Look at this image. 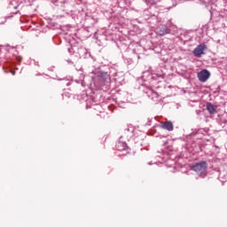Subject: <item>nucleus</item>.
<instances>
[{
	"mask_svg": "<svg viewBox=\"0 0 227 227\" xmlns=\"http://www.w3.org/2000/svg\"><path fill=\"white\" fill-rule=\"evenodd\" d=\"M11 19H13V16H5V17H0V24H4L7 20H10Z\"/></svg>",
	"mask_w": 227,
	"mask_h": 227,
	"instance_id": "7",
	"label": "nucleus"
},
{
	"mask_svg": "<svg viewBox=\"0 0 227 227\" xmlns=\"http://www.w3.org/2000/svg\"><path fill=\"white\" fill-rule=\"evenodd\" d=\"M207 110L209 114H215L217 113L215 106L212 103H207Z\"/></svg>",
	"mask_w": 227,
	"mask_h": 227,
	"instance_id": "5",
	"label": "nucleus"
},
{
	"mask_svg": "<svg viewBox=\"0 0 227 227\" xmlns=\"http://www.w3.org/2000/svg\"><path fill=\"white\" fill-rule=\"evenodd\" d=\"M210 78V72L207 69H203L198 74V79L200 81V82H207L208 79Z\"/></svg>",
	"mask_w": 227,
	"mask_h": 227,
	"instance_id": "2",
	"label": "nucleus"
},
{
	"mask_svg": "<svg viewBox=\"0 0 227 227\" xmlns=\"http://www.w3.org/2000/svg\"><path fill=\"white\" fill-rule=\"evenodd\" d=\"M164 31H160V35H168L169 33V28H168V27H163Z\"/></svg>",
	"mask_w": 227,
	"mask_h": 227,
	"instance_id": "8",
	"label": "nucleus"
},
{
	"mask_svg": "<svg viewBox=\"0 0 227 227\" xmlns=\"http://www.w3.org/2000/svg\"><path fill=\"white\" fill-rule=\"evenodd\" d=\"M208 168V164L207 161H200L192 166V171H195L199 176L205 178L207 176V168Z\"/></svg>",
	"mask_w": 227,
	"mask_h": 227,
	"instance_id": "1",
	"label": "nucleus"
},
{
	"mask_svg": "<svg viewBox=\"0 0 227 227\" xmlns=\"http://www.w3.org/2000/svg\"><path fill=\"white\" fill-rule=\"evenodd\" d=\"M116 148L119 152H123L127 148V144L119 142L116 145Z\"/></svg>",
	"mask_w": 227,
	"mask_h": 227,
	"instance_id": "6",
	"label": "nucleus"
},
{
	"mask_svg": "<svg viewBox=\"0 0 227 227\" xmlns=\"http://www.w3.org/2000/svg\"><path fill=\"white\" fill-rule=\"evenodd\" d=\"M207 44H199L193 51L194 56H196V58H201V55L205 54Z\"/></svg>",
	"mask_w": 227,
	"mask_h": 227,
	"instance_id": "3",
	"label": "nucleus"
},
{
	"mask_svg": "<svg viewBox=\"0 0 227 227\" xmlns=\"http://www.w3.org/2000/svg\"><path fill=\"white\" fill-rule=\"evenodd\" d=\"M160 127H161V129H164L165 130L171 131V130H173V122H171L169 121H165L160 125Z\"/></svg>",
	"mask_w": 227,
	"mask_h": 227,
	"instance_id": "4",
	"label": "nucleus"
}]
</instances>
